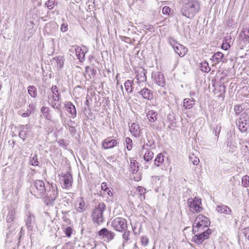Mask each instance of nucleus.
Segmentation results:
<instances>
[{"label":"nucleus","instance_id":"473e14b6","mask_svg":"<svg viewBox=\"0 0 249 249\" xmlns=\"http://www.w3.org/2000/svg\"><path fill=\"white\" fill-rule=\"evenodd\" d=\"M137 164V162L136 160H134V161H131L130 167L131 169V172L133 174L137 173L138 171V166Z\"/></svg>","mask_w":249,"mask_h":249},{"label":"nucleus","instance_id":"72a5a7b5","mask_svg":"<svg viewBox=\"0 0 249 249\" xmlns=\"http://www.w3.org/2000/svg\"><path fill=\"white\" fill-rule=\"evenodd\" d=\"M125 143L127 150H131L133 147L132 140L129 137H126L125 139Z\"/></svg>","mask_w":249,"mask_h":249},{"label":"nucleus","instance_id":"f8f14e48","mask_svg":"<svg viewBox=\"0 0 249 249\" xmlns=\"http://www.w3.org/2000/svg\"><path fill=\"white\" fill-rule=\"evenodd\" d=\"M119 143L117 140L111 139V137H108L105 139L102 142V148L105 149L113 148Z\"/></svg>","mask_w":249,"mask_h":249},{"label":"nucleus","instance_id":"864d4df0","mask_svg":"<svg viewBox=\"0 0 249 249\" xmlns=\"http://www.w3.org/2000/svg\"><path fill=\"white\" fill-rule=\"evenodd\" d=\"M85 53H83L77 56V58L79 59L80 62H83L85 61Z\"/></svg>","mask_w":249,"mask_h":249},{"label":"nucleus","instance_id":"a18cd8bd","mask_svg":"<svg viewBox=\"0 0 249 249\" xmlns=\"http://www.w3.org/2000/svg\"><path fill=\"white\" fill-rule=\"evenodd\" d=\"M142 244L144 246H146L149 242L148 238L146 236H142L141 238Z\"/></svg>","mask_w":249,"mask_h":249},{"label":"nucleus","instance_id":"09e8293b","mask_svg":"<svg viewBox=\"0 0 249 249\" xmlns=\"http://www.w3.org/2000/svg\"><path fill=\"white\" fill-rule=\"evenodd\" d=\"M234 109L235 112L237 114L240 113L243 110L242 107L239 105L235 106Z\"/></svg>","mask_w":249,"mask_h":249},{"label":"nucleus","instance_id":"393cba45","mask_svg":"<svg viewBox=\"0 0 249 249\" xmlns=\"http://www.w3.org/2000/svg\"><path fill=\"white\" fill-rule=\"evenodd\" d=\"M164 161V157L161 153L158 154L154 160V164L157 166H160Z\"/></svg>","mask_w":249,"mask_h":249},{"label":"nucleus","instance_id":"37998d69","mask_svg":"<svg viewBox=\"0 0 249 249\" xmlns=\"http://www.w3.org/2000/svg\"><path fill=\"white\" fill-rule=\"evenodd\" d=\"M171 12V9L169 8V7L165 6L163 7L162 10V12L163 14L166 15H169V13Z\"/></svg>","mask_w":249,"mask_h":249},{"label":"nucleus","instance_id":"603ef678","mask_svg":"<svg viewBox=\"0 0 249 249\" xmlns=\"http://www.w3.org/2000/svg\"><path fill=\"white\" fill-rule=\"evenodd\" d=\"M19 137L23 140H25L27 138L26 132L23 130L21 131L19 133Z\"/></svg>","mask_w":249,"mask_h":249},{"label":"nucleus","instance_id":"ddd939ff","mask_svg":"<svg viewBox=\"0 0 249 249\" xmlns=\"http://www.w3.org/2000/svg\"><path fill=\"white\" fill-rule=\"evenodd\" d=\"M142 96V97L148 100H151L153 99V93L152 92L147 88H143L141 90L139 91L136 93V96Z\"/></svg>","mask_w":249,"mask_h":249},{"label":"nucleus","instance_id":"7ed1b4c3","mask_svg":"<svg viewBox=\"0 0 249 249\" xmlns=\"http://www.w3.org/2000/svg\"><path fill=\"white\" fill-rule=\"evenodd\" d=\"M210 223V221L207 217L200 214L198 215L193 224V232L195 233L203 230L205 228L209 227Z\"/></svg>","mask_w":249,"mask_h":249},{"label":"nucleus","instance_id":"3c124183","mask_svg":"<svg viewBox=\"0 0 249 249\" xmlns=\"http://www.w3.org/2000/svg\"><path fill=\"white\" fill-rule=\"evenodd\" d=\"M230 44L226 41L225 42H223L222 44V48L225 50H227L230 48Z\"/></svg>","mask_w":249,"mask_h":249},{"label":"nucleus","instance_id":"aec40b11","mask_svg":"<svg viewBox=\"0 0 249 249\" xmlns=\"http://www.w3.org/2000/svg\"><path fill=\"white\" fill-rule=\"evenodd\" d=\"M155 81L160 86L164 87L165 86L164 75L161 72H158L157 74L155 75Z\"/></svg>","mask_w":249,"mask_h":249},{"label":"nucleus","instance_id":"c756f323","mask_svg":"<svg viewBox=\"0 0 249 249\" xmlns=\"http://www.w3.org/2000/svg\"><path fill=\"white\" fill-rule=\"evenodd\" d=\"M16 213V211L14 209L10 210L6 217V221L7 222L10 223L12 222L14 219V216Z\"/></svg>","mask_w":249,"mask_h":249},{"label":"nucleus","instance_id":"8fccbe9b","mask_svg":"<svg viewBox=\"0 0 249 249\" xmlns=\"http://www.w3.org/2000/svg\"><path fill=\"white\" fill-rule=\"evenodd\" d=\"M220 131H221V126H220L219 125H216V127H214V130H213L215 136H218Z\"/></svg>","mask_w":249,"mask_h":249},{"label":"nucleus","instance_id":"b1692460","mask_svg":"<svg viewBox=\"0 0 249 249\" xmlns=\"http://www.w3.org/2000/svg\"><path fill=\"white\" fill-rule=\"evenodd\" d=\"M133 81L127 80L124 83V88L127 93H132L133 92L132 84Z\"/></svg>","mask_w":249,"mask_h":249},{"label":"nucleus","instance_id":"4d7b16f0","mask_svg":"<svg viewBox=\"0 0 249 249\" xmlns=\"http://www.w3.org/2000/svg\"><path fill=\"white\" fill-rule=\"evenodd\" d=\"M75 53L76 56L80 55V54L82 53H84L83 51H82V49L80 47H77L75 49Z\"/></svg>","mask_w":249,"mask_h":249},{"label":"nucleus","instance_id":"ea45409f","mask_svg":"<svg viewBox=\"0 0 249 249\" xmlns=\"http://www.w3.org/2000/svg\"><path fill=\"white\" fill-rule=\"evenodd\" d=\"M137 190L140 193V195L141 196V198L142 199V197H143V198L145 199V196L144 194L145 193V189L141 186H138L137 188Z\"/></svg>","mask_w":249,"mask_h":249},{"label":"nucleus","instance_id":"a878e982","mask_svg":"<svg viewBox=\"0 0 249 249\" xmlns=\"http://www.w3.org/2000/svg\"><path fill=\"white\" fill-rule=\"evenodd\" d=\"M241 144V151L244 152L243 156H246L249 153V143L247 141H243Z\"/></svg>","mask_w":249,"mask_h":249},{"label":"nucleus","instance_id":"6e6d98bb","mask_svg":"<svg viewBox=\"0 0 249 249\" xmlns=\"http://www.w3.org/2000/svg\"><path fill=\"white\" fill-rule=\"evenodd\" d=\"M229 151L231 152V153H233V152H234L236 150V147L231 143L229 145Z\"/></svg>","mask_w":249,"mask_h":249},{"label":"nucleus","instance_id":"bb28decb","mask_svg":"<svg viewBox=\"0 0 249 249\" xmlns=\"http://www.w3.org/2000/svg\"><path fill=\"white\" fill-rule=\"evenodd\" d=\"M224 54L221 52H217L215 53L212 58L213 61H216V62H220L223 57Z\"/></svg>","mask_w":249,"mask_h":249},{"label":"nucleus","instance_id":"4468645a","mask_svg":"<svg viewBox=\"0 0 249 249\" xmlns=\"http://www.w3.org/2000/svg\"><path fill=\"white\" fill-rule=\"evenodd\" d=\"M146 117L149 122L151 123V126L153 127L155 126V125L154 123L158 119V113L156 111L151 110L148 112L146 114Z\"/></svg>","mask_w":249,"mask_h":249},{"label":"nucleus","instance_id":"a211bd4d","mask_svg":"<svg viewBox=\"0 0 249 249\" xmlns=\"http://www.w3.org/2000/svg\"><path fill=\"white\" fill-rule=\"evenodd\" d=\"M174 50L176 53L180 56H183L187 52V49L180 44H178Z\"/></svg>","mask_w":249,"mask_h":249},{"label":"nucleus","instance_id":"4c0bfd02","mask_svg":"<svg viewBox=\"0 0 249 249\" xmlns=\"http://www.w3.org/2000/svg\"><path fill=\"white\" fill-rule=\"evenodd\" d=\"M242 184L243 186L247 187L249 185V177L245 176L242 178Z\"/></svg>","mask_w":249,"mask_h":249},{"label":"nucleus","instance_id":"de8ad7c7","mask_svg":"<svg viewBox=\"0 0 249 249\" xmlns=\"http://www.w3.org/2000/svg\"><path fill=\"white\" fill-rule=\"evenodd\" d=\"M123 232H124L123 234V238L125 239V241L129 240V231L126 230Z\"/></svg>","mask_w":249,"mask_h":249},{"label":"nucleus","instance_id":"13d9d810","mask_svg":"<svg viewBox=\"0 0 249 249\" xmlns=\"http://www.w3.org/2000/svg\"><path fill=\"white\" fill-rule=\"evenodd\" d=\"M41 111L42 113H43V114L44 115H45L46 114H47L48 113V108L46 107H43L41 109Z\"/></svg>","mask_w":249,"mask_h":249},{"label":"nucleus","instance_id":"5701e85b","mask_svg":"<svg viewBox=\"0 0 249 249\" xmlns=\"http://www.w3.org/2000/svg\"><path fill=\"white\" fill-rule=\"evenodd\" d=\"M78 205L76 207V211L79 213H82L86 210L85 203L83 198H80L78 200Z\"/></svg>","mask_w":249,"mask_h":249},{"label":"nucleus","instance_id":"0e129e2a","mask_svg":"<svg viewBox=\"0 0 249 249\" xmlns=\"http://www.w3.org/2000/svg\"><path fill=\"white\" fill-rule=\"evenodd\" d=\"M70 131L71 132H72V133H74L76 132V129H75L74 127L71 126L70 128Z\"/></svg>","mask_w":249,"mask_h":249},{"label":"nucleus","instance_id":"412c9836","mask_svg":"<svg viewBox=\"0 0 249 249\" xmlns=\"http://www.w3.org/2000/svg\"><path fill=\"white\" fill-rule=\"evenodd\" d=\"M130 131L133 136L137 137L140 135V129L139 125L133 123L129 127Z\"/></svg>","mask_w":249,"mask_h":249},{"label":"nucleus","instance_id":"9b49d317","mask_svg":"<svg viewBox=\"0 0 249 249\" xmlns=\"http://www.w3.org/2000/svg\"><path fill=\"white\" fill-rule=\"evenodd\" d=\"M61 183H62V186L65 189H69L71 187L72 182V178L69 173H67L62 176L60 179Z\"/></svg>","mask_w":249,"mask_h":249},{"label":"nucleus","instance_id":"79ce46f5","mask_svg":"<svg viewBox=\"0 0 249 249\" xmlns=\"http://www.w3.org/2000/svg\"><path fill=\"white\" fill-rule=\"evenodd\" d=\"M72 230L71 228L70 227H68L64 230V232L65 233L66 236H67L68 237H71V234L72 233Z\"/></svg>","mask_w":249,"mask_h":249},{"label":"nucleus","instance_id":"2eb2a0df","mask_svg":"<svg viewBox=\"0 0 249 249\" xmlns=\"http://www.w3.org/2000/svg\"><path fill=\"white\" fill-rule=\"evenodd\" d=\"M26 225L27 228L31 230L35 223V218L34 215L31 214L30 213L27 214V217L25 219Z\"/></svg>","mask_w":249,"mask_h":249},{"label":"nucleus","instance_id":"a19ab883","mask_svg":"<svg viewBox=\"0 0 249 249\" xmlns=\"http://www.w3.org/2000/svg\"><path fill=\"white\" fill-rule=\"evenodd\" d=\"M241 37L242 38L244 43L246 44L249 43V36L248 35H246L244 32L241 34Z\"/></svg>","mask_w":249,"mask_h":249},{"label":"nucleus","instance_id":"680f3d73","mask_svg":"<svg viewBox=\"0 0 249 249\" xmlns=\"http://www.w3.org/2000/svg\"><path fill=\"white\" fill-rule=\"evenodd\" d=\"M63 249H71V246L70 243H66L63 247Z\"/></svg>","mask_w":249,"mask_h":249},{"label":"nucleus","instance_id":"7c9ffc66","mask_svg":"<svg viewBox=\"0 0 249 249\" xmlns=\"http://www.w3.org/2000/svg\"><path fill=\"white\" fill-rule=\"evenodd\" d=\"M136 77L138 83L143 82L146 80V77L143 70L142 72L137 75Z\"/></svg>","mask_w":249,"mask_h":249},{"label":"nucleus","instance_id":"1a4fd4ad","mask_svg":"<svg viewBox=\"0 0 249 249\" xmlns=\"http://www.w3.org/2000/svg\"><path fill=\"white\" fill-rule=\"evenodd\" d=\"M34 185L37 190L39 196L41 197H44L45 191L47 189V186H45L44 182L41 180H36L35 181Z\"/></svg>","mask_w":249,"mask_h":249},{"label":"nucleus","instance_id":"6e6552de","mask_svg":"<svg viewBox=\"0 0 249 249\" xmlns=\"http://www.w3.org/2000/svg\"><path fill=\"white\" fill-rule=\"evenodd\" d=\"M211 233L212 230L210 229H207L202 232L195 235L192 238V241L198 245L201 244L205 239L209 238Z\"/></svg>","mask_w":249,"mask_h":249},{"label":"nucleus","instance_id":"39448f33","mask_svg":"<svg viewBox=\"0 0 249 249\" xmlns=\"http://www.w3.org/2000/svg\"><path fill=\"white\" fill-rule=\"evenodd\" d=\"M187 205L190 211L193 213H199L203 210L201 199L200 198L195 197L194 198H189L187 200Z\"/></svg>","mask_w":249,"mask_h":249},{"label":"nucleus","instance_id":"c03bdc74","mask_svg":"<svg viewBox=\"0 0 249 249\" xmlns=\"http://www.w3.org/2000/svg\"><path fill=\"white\" fill-rule=\"evenodd\" d=\"M168 42L173 47V49L176 46V45L178 44L177 41L171 37L169 38Z\"/></svg>","mask_w":249,"mask_h":249},{"label":"nucleus","instance_id":"774afa93","mask_svg":"<svg viewBox=\"0 0 249 249\" xmlns=\"http://www.w3.org/2000/svg\"><path fill=\"white\" fill-rule=\"evenodd\" d=\"M25 128L26 129H29L30 127V125L29 124H26L25 126Z\"/></svg>","mask_w":249,"mask_h":249},{"label":"nucleus","instance_id":"2f4dec72","mask_svg":"<svg viewBox=\"0 0 249 249\" xmlns=\"http://www.w3.org/2000/svg\"><path fill=\"white\" fill-rule=\"evenodd\" d=\"M153 155L154 153L153 152L149 150L145 152L144 156H143L144 160L146 161H149L151 160L153 157Z\"/></svg>","mask_w":249,"mask_h":249},{"label":"nucleus","instance_id":"052dcab7","mask_svg":"<svg viewBox=\"0 0 249 249\" xmlns=\"http://www.w3.org/2000/svg\"><path fill=\"white\" fill-rule=\"evenodd\" d=\"M101 188L102 190L106 191L107 190H108V189L107 187V183L106 182H103L102 183L101 185Z\"/></svg>","mask_w":249,"mask_h":249},{"label":"nucleus","instance_id":"bf43d9fd","mask_svg":"<svg viewBox=\"0 0 249 249\" xmlns=\"http://www.w3.org/2000/svg\"><path fill=\"white\" fill-rule=\"evenodd\" d=\"M61 30L63 32H65L68 30V25L62 24L61 26Z\"/></svg>","mask_w":249,"mask_h":249},{"label":"nucleus","instance_id":"f257e3e1","mask_svg":"<svg viewBox=\"0 0 249 249\" xmlns=\"http://www.w3.org/2000/svg\"><path fill=\"white\" fill-rule=\"evenodd\" d=\"M200 4L198 1L185 2L180 9L181 15L188 18H192L199 11Z\"/></svg>","mask_w":249,"mask_h":249},{"label":"nucleus","instance_id":"338daca9","mask_svg":"<svg viewBox=\"0 0 249 249\" xmlns=\"http://www.w3.org/2000/svg\"><path fill=\"white\" fill-rule=\"evenodd\" d=\"M139 1H140V3H142V2H143V0H134V2H139Z\"/></svg>","mask_w":249,"mask_h":249},{"label":"nucleus","instance_id":"5fc2aeb1","mask_svg":"<svg viewBox=\"0 0 249 249\" xmlns=\"http://www.w3.org/2000/svg\"><path fill=\"white\" fill-rule=\"evenodd\" d=\"M243 233L246 238L249 240V227L244 229Z\"/></svg>","mask_w":249,"mask_h":249},{"label":"nucleus","instance_id":"6ab92c4d","mask_svg":"<svg viewBox=\"0 0 249 249\" xmlns=\"http://www.w3.org/2000/svg\"><path fill=\"white\" fill-rule=\"evenodd\" d=\"M238 126L241 132H245L247 131L248 128H249V125L248 124L247 120L242 119L239 120Z\"/></svg>","mask_w":249,"mask_h":249},{"label":"nucleus","instance_id":"cd10ccee","mask_svg":"<svg viewBox=\"0 0 249 249\" xmlns=\"http://www.w3.org/2000/svg\"><path fill=\"white\" fill-rule=\"evenodd\" d=\"M199 67L203 72H208L211 68L209 63H199Z\"/></svg>","mask_w":249,"mask_h":249},{"label":"nucleus","instance_id":"f704fd0d","mask_svg":"<svg viewBox=\"0 0 249 249\" xmlns=\"http://www.w3.org/2000/svg\"><path fill=\"white\" fill-rule=\"evenodd\" d=\"M38 161L37 160V156L36 154L34 155L33 157H30V163L33 166H37L38 165Z\"/></svg>","mask_w":249,"mask_h":249},{"label":"nucleus","instance_id":"9d476101","mask_svg":"<svg viewBox=\"0 0 249 249\" xmlns=\"http://www.w3.org/2000/svg\"><path fill=\"white\" fill-rule=\"evenodd\" d=\"M98 234L102 238H106L108 242L112 240L115 237V233L106 228H103L100 230L98 232Z\"/></svg>","mask_w":249,"mask_h":249},{"label":"nucleus","instance_id":"f3484780","mask_svg":"<svg viewBox=\"0 0 249 249\" xmlns=\"http://www.w3.org/2000/svg\"><path fill=\"white\" fill-rule=\"evenodd\" d=\"M67 111L71 114V117L74 118L76 116V110L75 106L70 102L65 104Z\"/></svg>","mask_w":249,"mask_h":249},{"label":"nucleus","instance_id":"4be33fe9","mask_svg":"<svg viewBox=\"0 0 249 249\" xmlns=\"http://www.w3.org/2000/svg\"><path fill=\"white\" fill-rule=\"evenodd\" d=\"M195 103V100L193 99L186 98L183 101V107L185 109L192 108Z\"/></svg>","mask_w":249,"mask_h":249},{"label":"nucleus","instance_id":"e2e57ef3","mask_svg":"<svg viewBox=\"0 0 249 249\" xmlns=\"http://www.w3.org/2000/svg\"><path fill=\"white\" fill-rule=\"evenodd\" d=\"M63 220L65 222H69L70 221V219L68 218L66 215H63Z\"/></svg>","mask_w":249,"mask_h":249},{"label":"nucleus","instance_id":"20e7f679","mask_svg":"<svg viewBox=\"0 0 249 249\" xmlns=\"http://www.w3.org/2000/svg\"><path fill=\"white\" fill-rule=\"evenodd\" d=\"M58 190L55 184H49L45 191V196L46 197L45 202L47 205L52 203L57 197Z\"/></svg>","mask_w":249,"mask_h":249},{"label":"nucleus","instance_id":"423d86ee","mask_svg":"<svg viewBox=\"0 0 249 249\" xmlns=\"http://www.w3.org/2000/svg\"><path fill=\"white\" fill-rule=\"evenodd\" d=\"M111 225L117 231L123 232L127 229L126 220L122 217L115 218L111 221Z\"/></svg>","mask_w":249,"mask_h":249},{"label":"nucleus","instance_id":"58836bf2","mask_svg":"<svg viewBox=\"0 0 249 249\" xmlns=\"http://www.w3.org/2000/svg\"><path fill=\"white\" fill-rule=\"evenodd\" d=\"M18 114L20 115L22 117L25 118L29 117L31 115V113L30 112V111H28V110H26L24 112H23L22 110H20L18 112Z\"/></svg>","mask_w":249,"mask_h":249},{"label":"nucleus","instance_id":"f03ea898","mask_svg":"<svg viewBox=\"0 0 249 249\" xmlns=\"http://www.w3.org/2000/svg\"><path fill=\"white\" fill-rule=\"evenodd\" d=\"M106 209V205L103 202H99L95 206L91 213L93 222L99 224L104 221V212Z\"/></svg>","mask_w":249,"mask_h":249},{"label":"nucleus","instance_id":"0eeeda50","mask_svg":"<svg viewBox=\"0 0 249 249\" xmlns=\"http://www.w3.org/2000/svg\"><path fill=\"white\" fill-rule=\"evenodd\" d=\"M52 91V98L54 101L53 104V108H56L60 112L61 114V101H60V94L58 92V88L56 86H53L51 89Z\"/></svg>","mask_w":249,"mask_h":249},{"label":"nucleus","instance_id":"69168bd1","mask_svg":"<svg viewBox=\"0 0 249 249\" xmlns=\"http://www.w3.org/2000/svg\"><path fill=\"white\" fill-rule=\"evenodd\" d=\"M124 41L127 42L128 40H130V39L129 37H124Z\"/></svg>","mask_w":249,"mask_h":249},{"label":"nucleus","instance_id":"c9c22d12","mask_svg":"<svg viewBox=\"0 0 249 249\" xmlns=\"http://www.w3.org/2000/svg\"><path fill=\"white\" fill-rule=\"evenodd\" d=\"M190 160L194 165H197L199 162V159L198 158L195 156L194 154L190 156Z\"/></svg>","mask_w":249,"mask_h":249},{"label":"nucleus","instance_id":"dca6fc26","mask_svg":"<svg viewBox=\"0 0 249 249\" xmlns=\"http://www.w3.org/2000/svg\"><path fill=\"white\" fill-rule=\"evenodd\" d=\"M216 210L218 213L225 214H231L232 213V211L229 207L223 204L218 205Z\"/></svg>","mask_w":249,"mask_h":249},{"label":"nucleus","instance_id":"49530a36","mask_svg":"<svg viewBox=\"0 0 249 249\" xmlns=\"http://www.w3.org/2000/svg\"><path fill=\"white\" fill-rule=\"evenodd\" d=\"M35 109H36L35 105L32 103V104H29V105L28 106V108L27 109V110H28V111H30V112L32 114V112H34L35 111Z\"/></svg>","mask_w":249,"mask_h":249},{"label":"nucleus","instance_id":"e433bc0d","mask_svg":"<svg viewBox=\"0 0 249 249\" xmlns=\"http://www.w3.org/2000/svg\"><path fill=\"white\" fill-rule=\"evenodd\" d=\"M55 0H49L46 2L45 5L49 9H52L55 4Z\"/></svg>","mask_w":249,"mask_h":249},{"label":"nucleus","instance_id":"c85d7f7f","mask_svg":"<svg viewBox=\"0 0 249 249\" xmlns=\"http://www.w3.org/2000/svg\"><path fill=\"white\" fill-rule=\"evenodd\" d=\"M28 93L32 97H36L37 95V90L36 88L34 86H29L28 87Z\"/></svg>","mask_w":249,"mask_h":249}]
</instances>
